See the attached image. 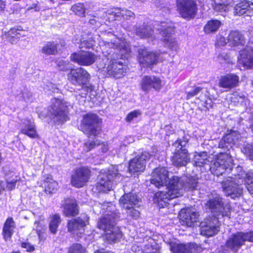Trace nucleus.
Wrapping results in <instances>:
<instances>
[{"instance_id": "1", "label": "nucleus", "mask_w": 253, "mask_h": 253, "mask_svg": "<svg viewBox=\"0 0 253 253\" xmlns=\"http://www.w3.org/2000/svg\"><path fill=\"white\" fill-rule=\"evenodd\" d=\"M113 42H104L105 47L103 52L104 58L98 64L108 77L120 79L124 76L128 71V67L122 60L130 56L131 50L129 43L126 41H120L115 38Z\"/></svg>"}, {"instance_id": "2", "label": "nucleus", "mask_w": 253, "mask_h": 253, "mask_svg": "<svg viewBox=\"0 0 253 253\" xmlns=\"http://www.w3.org/2000/svg\"><path fill=\"white\" fill-rule=\"evenodd\" d=\"M236 169L239 173L234 174L235 177L228 176L221 183L223 191L225 195L232 199H236L242 195L243 188L239 184V182H236L237 178L244 179L247 189L250 193L253 194V172H245L242 170L241 167H237Z\"/></svg>"}, {"instance_id": "3", "label": "nucleus", "mask_w": 253, "mask_h": 253, "mask_svg": "<svg viewBox=\"0 0 253 253\" xmlns=\"http://www.w3.org/2000/svg\"><path fill=\"white\" fill-rule=\"evenodd\" d=\"M166 186L167 191H159L155 195L154 202L160 208L167 207L170 199L182 195L185 191L184 180L178 176H172Z\"/></svg>"}, {"instance_id": "4", "label": "nucleus", "mask_w": 253, "mask_h": 253, "mask_svg": "<svg viewBox=\"0 0 253 253\" xmlns=\"http://www.w3.org/2000/svg\"><path fill=\"white\" fill-rule=\"evenodd\" d=\"M119 217L116 212L108 211L98 222V227L105 232L104 240L110 244L116 243L122 238L120 228L116 226V221Z\"/></svg>"}, {"instance_id": "5", "label": "nucleus", "mask_w": 253, "mask_h": 253, "mask_svg": "<svg viewBox=\"0 0 253 253\" xmlns=\"http://www.w3.org/2000/svg\"><path fill=\"white\" fill-rule=\"evenodd\" d=\"M67 77L73 84L81 87L82 92L78 95L82 98H85L88 92L94 90V85L89 83L90 79L89 74L83 68L71 69Z\"/></svg>"}, {"instance_id": "6", "label": "nucleus", "mask_w": 253, "mask_h": 253, "mask_svg": "<svg viewBox=\"0 0 253 253\" xmlns=\"http://www.w3.org/2000/svg\"><path fill=\"white\" fill-rule=\"evenodd\" d=\"M101 120L94 114L88 113L84 115L81 124L82 131L88 137L98 135L101 130Z\"/></svg>"}, {"instance_id": "7", "label": "nucleus", "mask_w": 253, "mask_h": 253, "mask_svg": "<svg viewBox=\"0 0 253 253\" xmlns=\"http://www.w3.org/2000/svg\"><path fill=\"white\" fill-rule=\"evenodd\" d=\"M187 140L178 139L173 143L175 151L171 158L172 164L176 167L186 166L190 162V158L187 150L185 148Z\"/></svg>"}, {"instance_id": "8", "label": "nucleus", "mask_w": 253, "mask_h": 253, "mask_svg": "<svg viewBox=\"0 0 253 253\" xmlns=\"http://www.w3.org/2000/svg\"><path fill=\"white\" fill-rule=\"evenodd\" d=\"M116 167H112L107 172L99 174L98 181L96 184V189L99 192H107L112 189L114 181L121 177Z\"/></svg>"}, {"instance_id": "9", "label": "nucleus", "mask_w": 253, "mask_h": 253, "mask_svg": "<svg viewBox=\"0 0 253 253\" xmlns=\"http://www.w3.org/2000/svg\"><path fill=\"white\" fill-rule=\"evenodd\" d=\"M206 205L214 213L213 217L219 215L229 217L230 214V205L228 203L224 204L222 199L216 194L210 197Z\"/></svg>"}, {"instance_id": "10", "label": "nucleus", "mask_w": 253, "mask_h": 253, "mask_svg": "<svg viewBox=\"0 0 253 253\" xmlns=\"http://www.w3.org/2000/svg\"><path fill=\"white\" fill-rule=\"evenodd\" d=\"M211 172L219 176L225 171L229 172L233 170L232 159L225 154H222L215 159L210 166Z\"/></svg>"}, {"instance_id": "11", "label": "nucleus", "mask_w": 253, "mask_h": 253, "mask_svg": "<svg viewBox=\"0 0 253 253\" xmlns=\"http://www.w3.org/2000/svg\"><path fill=\"white\" fill-rule=\"evenodd\" d=\"M247 241L253 242V231L247 233L239 232L232 234L226 241L225 247L236 252Z\"/></svg>"}, {"instance_id": "12", "label": "nucleus", "mask_w": 253, "mask_h": 253, "mask_svg": "<svg viewBox=\"0 0 253 253\" xmlns=\"http://www.w3.org/2000/svg\"><path fill=\"white\" fill-rule=\"evenodd\" d=\"M49 111L52 119L56 124H63L68 120L67 106L60 99L52 100Z\"/></svg>"}, {"instance_id": "13", "label": "nucleus", "mask_w": 253, "mask_h": 253, "mask_svg": "<svg viewBox=\"0 0 253 253\" xmlns=\"http://www.w3.org/2000/svg\"><path fill=\"white\" fill-rule=\"evenodd\" d=\"M156 28L163 37V40L165 45L172 50H176L178 47V42L174 39L170 37L174 32V28L172 24L165 22H161Z\"/></svg>"}, {"instance_id": "14", "label": "nucleus", "mask_w": 253, "mask_h": 253, "mask_svg": "<svg viewBox=\"0 0 253 253\" xmlns=\"http://www.w3.org/2000/svg\"><path fill=\"white\" fill-rule=\"evenodd\" d=\"M177 9L184 19L193 18L197 12V6L195 0H176Z\"/></svg>"}, {"instance_id": "15", "label": "nucleus", "mask_w": 253, "mask_h": 253, "mask_svg": "<svg viewBox=\"0 0 253 253\" xmlns=\"http://www.w3.org/2000/svg\"><path fill=\"white\" fill-rule=\"evenodd\" d=\"M218 218V217H210L201 222L200 225L201 234L210 237L217 234L219 230Z\"/></svg>"}, {"instance_id": "16", "label": "nucleus", "mask_w": 253, "mask_h": 253, "mask_svg": "<svg viewBox=\"0 0 253 253\" xmlns=\"http://www.w3.org/2000/svg\"><path fill=\"white\" fill-rule=\"evenodd\" d=\"M90 176V170L83 167L77 169L72 175L71 184L77 188H81L88 181Z\"/></svg>"}, {"instance_id": "17", "label": "nucleus", "mask_w": 253, "mask_h": 253, "mask_svg": "<svg viewBox=\"0 0 253 253\" xmlns=\"http://www.w3.org/2000/svg\"><path fill=\"white\" fill-rule=\"evenodd\" d=\"M163 86L161 79L155 76H144L140 83L141 89L146 93L149 92L152 89L159 91Z\"/></svg>"}, {"instance_id": "18", "label": "nucleus", "mask_w": 253, "mask_h": 253, "mask_svg": "<svg viewBox=\"0 0 253 253\" xmlns=\"http://www.w3.org/2000/svg\"><path fill=\"white\" fill-rule=\"evenodd\" d=\"M151 155L145 151L131 159L129 163L128 169L131 172H142L145 169L146 163Z\"/></svg>"}, {"instance_id": "19", "label": "nucleus", "mask_w": 253, "mask_h": 253, "mask_svg": "<svg viewBox=\"0 0 253 253\" xmlns=\"http://www.w3.org/2000/svg\"><path fill=\"white\" fill-rule=\"evenodd\" d=\"M199 215L198 212L192 208L182 209L179 213L181 223L188 227L194 225L198 220Z\"/></svg>"}, {"instance_id": "20", "label": "nucleus", "mask_w": 253, "mask_h": 253, "mask_svg": "<svg viewBox=\"0 0 253 253\" xmlns=\"http://www.w3.org/2000/svg\"><path fill=\"white\" fill-rule=\"evenodd\" d=\"M71 59L80 65L89 66L95 62L97 56L91 52L82 51L72 54Z\"/></svg>"}, {"instance_id": "21", "label": "nucleus", "mask_w": 253, "mask_h": 253, "mask_svg": "<svg viewBox=\"0 0 253 253\" xmlns=\"http://www.w3.org/2000/svg\"><path fill=\"white\" fill-rule=\"evenodd\" d=\"M88 217L84 216V218L80 217L72 219L68 221V231L79 236L83 234L84 231V227L88 223Z\"/></svg>"}, {"instance_id": "22", "label": "nucleus", "mask_w": 253, "mask_h": 253, "mask_svg": "<svg viewBox=\"0 0 253 253\" xmlns=\"http://www.w3.org/2000/svg\"><path fill=\"white\" fill-rule=\"evenodd\" d=\"M138 60L139 64L143 67H150L156 63L157 54L147 49L140 48L138 50Z\"/></svg>"}, {"instance_id": "23", "label": "nucleus", "mask_w": 253, "mask_h": 253, "mask_svg": "<svg viewBox=\"0 0 253 253\" xmlns=\"http://www.w3.org/2000/svg\"><path fill=\"white\" fill-rule=\"evenodd\" d=\"M239 61L246 69H253V43H250L240 52Z\"/></svg>"}, {"instance_id": "24", "label": "nucleus", "mask_w": 253, "mask_h": 253, "mask_svg": "<svg viewBox=\"0 0 253 253\" xmlns=\"http://www.w3.org/2000/svg\"><path fill=\"white\" fill-rule=\"evenodd\" d=\"M170 250L173 253H200L202 248L194 243L187 244L171 243Z\"/></svg>"}, {"instance_id": "25", "label": "nucleus", "mask_w": 253, "mask_h": 253, "mask_svg": "<svg viewBox=\"0 0 253 253\" xmlns=\"http://www.w3.org/2000/svg\"><path fill=\"white\" fill-rule=\"evenodd\" d=\"M168 171L165 168L155 169L152 173L151 183L157 187L166 186L168 178Z\"/></svg>"}, {"instance_id": "26", "label": "nucleus", "mask_w": 253, "mask_h": 253, "mask_svg": "<svg viewBox=\"0 0 253 253\" xmlns=\"http://www.w3.org/2000/svg\"><path fill=\"white\" fill-rule=\"evenodd\" d=\"M239 82L238 76L234 74H228L221 77L218 82V86L230 90L237 86Z\"/></svg>"}, {"instance_id": "27", "label": "nucleus", "mask_w": 253, "mask_h": 253, "mask_svg": "<svg viewBox=\"0 0 253 253\" xmlns=\"http://www.w3.org/2000/svg\"><path fill=\"white\" fill-rule=\"evenodd\" d=\"M140 202V199L133 193L124 194L120 200V204L124 209L132 207H138Z\"/></svg>"}, {"instance_id": "28", "label": "nucleus", "mask_w": 253, "mask_h": 253, "mask_svg": "<svg viewBox=\"0 0 253 253\" xmlns=\"http://www.w3.org/2000/svg\"><path fill=\"white\" fill-rule=\"evenodd\" d=\"M21 132L32 138H39L34 122L29 120H24L22 124Z\"/></svg>"}, {"instance_id": "29", "label": "nucleus", "mask_w": 253, "mask_h": 253, "mask_svg": "<svg viewBox=\"0 0 253 253\" xmlns=\"http://www.w3.org/2000/svg\"><path fill=\"white\" fill-rule=\"evenodd\" d=\"M245 42L244 36L240 31L237 30L232 31L229 34L227 43L230 46L243 45Z\"/></svg>"}, {"instance_id": "30", "label": "nucleus", "mask_w": 253, "mask_h": 253, "mask_svg": "<svg viewBox=\"0 0 253 253\" xmlns=\"http://www.w3.org/2000/svg\"><path fill=\"white\" fill-rule=\"evenodd\" d=\"M251 9H253V7L251 6V2L244 0L235 5L234 8V13L239 16L244 14L250 16L252 14Z\"/></svg>"}, {"instance_id": "31", "label": "nucleus", "mask_w": 253, "mask_h": 253, "mask_svg": "<svg viewBox=\"0 0 253 253\" xmlns=\"http://www.w3.org/2000/svg\"><path fill=\"white\" fill-rule=\"evenodd\" d=\"M64 214L66 216H74L79 213V209L75 200L67 201L64 207Z\"/></svg>"}, {"instance_id": "32", "label": "nucleus", "mask_w": 253, "mask_h": 253, "mask_svg": "<svg viewBox=\"0 0 253 253\" xmlns=\"http://www.w3.org/2000/svg\"><path fill=\"white\" fill-rule=\"evenodd\" d=\"M15 228V222L11 217H8L3 227L2 234L5 240L10 239Z\"/></svg>"}, {"instance_id": "33", "label": "nucleus", "mask_w": 253, "mask_h": 253, "mask_svg": "<svg viewBox=\"0 0 253 253\" xmlns=\"http://www.w3.org/2000/svg\"><path fill=\"white\" fill-rule=\"evenodd\" d=\"M99 36L98 35H93L91 33L84 34L80 40L81 45L82 47L89 48L93 46L97 41H99Z\"/></svg>"}, {"instance_id": "34", "label": "nucleus", "mask_w": 253, "mask_h": 253, "mask_svg": "<svg viewBox=\"0 0 253 253\" xmlns=\"http://www.w3.org/2000/svg\"><path fill=\"white\" fill-rule=\"evenodd\" d=\"M44 186L45 187V192L48 194L56 193L58 188V183L49 175L44 180Z\"/></svg>"}, {"instance_id": "35", "label": "nucleus", "mask_w": 253, "mask_h": 253, "mask_svg": "<svg viewBox=\"0 0 253 253\" xmlns=\"http://www.w3.org/2000/svg\"><path fill=\"white\" fill-rule=\"evenodd\" d=\"M61 222L59 215L55 214L50 217L49 222V229L51 233L55 234L57 231V228Z\"/></svg>"}, {"instance_id": "36", "label": "nucleus", "mask_w": 253, "mask_h": 253, "mask_svg": "<svg viewBox=\"0 0 253 253\" xmlns=\"http://www.w3.org/2000/svg\"><path fill=\"white\" fill-rule=\"evenodd\" d=\"M238 139V136L237 135L235 132L227 134L224 136L222 139L219 141L218 147L222 148L227 147V146L226 145V143H235L236 140Z\"/></svg>"}, {"instance_id": "37", "label": "nucleus", "mask_w": 253, "mask_h": 253, "mask_svg": "<svg viewBox=\"0 0 253 253\" xmlns=\"http://www.w3.org/2000/svg\"><path fill=\"white\" fill-rule=\"evenodd\" d=\"M58 45L54 42H47L42 47V52L46 55H55L58 52Z\"/></svg>"}, {"instance_id": "38", "label": "nucleus", "mask_w": 253, "mask_h": 253, "mask_svg": "<svg viewBox=\"0 0 253 253\" xmlns=\"http://www.w3.org/2000/svg\"><path fill=\"white\" fill-rule=\"evenodd\" d=\"M221 25V22L217 20L209 21L204 27V31L206 34L215 32Z\"/></svg>"}, {"instance_id": "39", "label": "nucleus", "mask_w": 253, "mask_h": 253, "mask_svg": "<svg viewBox=\"0 0 253 253\" xmlns=\"http://www.w3.org/2000/svg\"><path fill=\"white\" fill-rule=\"evenodd\" d=\"M22 33V31L18 29H11L7 35V40L12 44H15L19 39L24 36Z\"/></svg>"}, {"instance_id": "40", "label": "nucleus", "mask_w": 253, "mask_h": 253, "mask_svg": "<svg viewBox=\"0 0 253 253\" xmlns=\"http://www.w3.org/2000/svg\"><path fill=\"white\" fill-rule=\"evenodd\" d=\"M194 161L197 167H202L210 162L208 159L207 153L205 152L196 153L194 155Z\"/></svg>"}, {"instance_id": "41", "label": "nucleus", "mask_w": 253, "mask_h": 253, "mask_svg": "<svg viewBox=\"0 0 253 253\" xmlns=\"http://www.w3.org/2000/svg\"><path fill=\"white\" fill-rule=\"evenodd\" d=\"M153 30L150 26H143L137 29L136 34L141 38H151Z\"/></svg>"}, {"instance_id": "42", "label": "nucleus", "mask_w": 253, "mask_h": 253, "mask_svg": "<svg viewBox=\"0 0 253 253\" xmlns=\"http://www.w3.org/2000/svg\"><path fill=\"white\" fill-rule=\"evenodd\" d=\"M184 187L185 190L193 191L197 189L198 187V179L195 178H185Z\"/></svg>"}, {"instance_id": "43", "label": "nucleus", "mask_w": 253, "mask_h": 253, "mask_svg": "<svg viewBox=\"0 0 253 253\" xmlns=\"http://www.w3.org/2000/svg\"><path fill=\"white\" fill-rule=\"evenodd\" d=\"M112 13L117 17L122 16L124 18L126 19L132 17L134 15V13L130 10L121 9L118 8H115L114 10L112 12Z\"/></svg>"}, {"instance_id": "44", "label": "nucleus", "mask_w": 253, "mask_h": 253, "mask_svg": "<svg viewBox=\"0 0 253 253\" xmlns=\"http://www.w3.org/2000/svg\"><path fill=\"white\" fill-rule=\"evenodd\" d=\"M241 151L250 160L253 161V143L244 144L241 148Z\"/></svg>"}, {"instance_id": "45", "label": "nucleus", "mask_w": 253, "mask_h": 253, "mask_svg": "<svg viewBox=\"0 0 253 253\" xmlns=\"http://www.w3.org/2000/svg\"><path fill=\"white\" fill-rule=\"evenodd\" d=\"M100 144L99 141L97 139L94 140L93 141L88 140L84 143L83 150L87 152L91 150L96 145Z\"/></svg>"}, {"instance_id": "46", "label": "nucleus", "mask_w": 253, "mask_h": 253, "mask_svg": "<svg viewBox=\"0 0 253 253\" xmlns=\"http://www.w3.org/2000/svg\"><path fill=\"white\" fill-rule=\"evenodd\" d=\"M232 100L234 102H237L241 105H244L246 104L247 99L246 96L243 94L241 95L236 93L233 94V97H232Z\"/></svg>"}, {"instance_id": "47", "label": "nucleus", "mask_w": 253, "mask_h": 253, "mask_svg": "<svg viewBox=\"0 0 253 253\" xmlns=\"http://www.w3.org/2000/svg\"><path fill=\"white\" fill-rule=\"evenodd\" d=\"M126 211L127 216L131 218L137 219L140 216V212L135 209L134 207L125 209Z\"/></svg>"}, {"instance_id": "48", "label": "nucleus", "mask_w": 253, "mask_h": 253, "mask_svg": "<svg viewBox=\"0 0 253 253\" xmlns=\"http://www.w3.org/2000/svg\"><path fill=\"white\" fill-rule=\"evenodd\" d=\"M72 10L76 14L82 16L84 14L85 9L83 3H79L72 7Z\"/></svg>"}, {"instance_id": "49", "label": "nucleus", "mask_w": 253, "mask_h": 253, "mask_svg": "<svg viewBox=\"0 0 253 253\" xmlns=\"http://www.w3.org/2000/svg\"><path fill=\"white\" fill-rule=\"evenodd\" d=\"M69 253H85V249L80 244H74L70 248Z\"/></svg>"}, {"instance_id": "50", "label": "nucleus", "mask_w": 253, "mask_h": 253, "mask_svg": "<svg viewBox=\"0 0 253 253\" xmlns=\"http://www.w3.org/2000/svg\"><path fill=\"white\" fill-rule=\"evenodd\" d=\"M141 115V112L139 110H136L129 113L126 118L127 122H131L134 119L137 118Z\"/></svg>"}, {"instance_id": "51", "label": "nucleus", "mask_w": 253, "mask_h": 253, "mask_svg": "<svg viewBox=\"0 0 253 253\" xmlns=\"http://www.w3.org/2000/svg\"><path fill=\"white\" fill-rule=\"evenodd\" d=\"M58 68L61 71H67L71 69V67L69 65V62L67 61L60 60L57 64Z\"/></svg>"}, {"instance_id": "52", "label": "nucleus", "mask_w": 253, "mask_h": 253, "mask_svg": "<svg viewBox=\"0 0 253 253\" xmlns=\"http://www.w3.org/2000/svg\"><path fill=\"white\" fill-rule=\"evenodd\" d=\"M202 90V88L201 87H195L192 91H189L186 93V99H189L190 98L197 95Z\"/></svg>"}, {"instance_id": "53", "label": "nucleus", "mask_w": 253, "mask_h": 253, "mask_svg": "<svg viewBox=\"0 0 253 253\" xmlns=\"http://www.w3.org/2000/svg\"><path fill=\"white\" fill-rule=\"evenodd\" d=\"M88 22L91 25H95L96 27H99L102 25L103 21V20H100L99 17L93 16V18L89 19Z\"/></svg>"}, {"instance_id": "54", "label": "nucleus", "mask_w": 253, "mask_h": 253, "mask_svg": "<svg viewBox=\"0 0 253 253\" xmlns=\"http://www.w3.org/2000/svg\"><path fill=\"white\" fill-rule=\"evenodd\" d=\"M21 247L26 249V251L31 252L35 250V247L31 244L28 242H22Z\"/></svg>"}, {"instance_id": "55", "label": "nucleus", "mask_w": 253, "mask_h": 253, "mask_svg": "<svg viewBox=\"0 0 253 253\" xmlns=\"http://www.w3.org/2000/svg\"><path fill=\"white\" fill-rule=\"evenodd\" d=\"M213 9L217 11H226L227 4L222 3L220 4H212Z\"/></svg>"}, {"instance_id": "56", "label": "nucleus", "mask_w": 253, "mask_h": 253, "mask_svg": "<svg viewBox=\"0 0 253 253\" xmlns=\"http://www.w3.org/2000/svg\"><path fill=\"white\" fill-rule=\"evenodd\" d=\"M226 42L224 37H220L217 40L216 42V44L217 46H224L226 44Z\"/></svg>"}, {"instance_id": "57", "label": "nucleus", "mask_w": 253, "mask_h": 253, "mask_svg": "<svg viewBox=\"0 0 253 253\" xmlns=\"http://www.w3.org/2000/svg\"><path fill=\"white\" fill-rule=\"evenodd\" d=\"M16 181H12L10 182H7L6 188L9 190H12L14 188L16 185Z\"/></svg>"}, {"instance_id": "58", "label": "nucleus", "mask_w": 253, "mask_h": 253, "mask_svg": "<svg viewBox=\"0 0 253 253\" xmlns=\"http://www.w3.org/2000/svg\"><path fill=\"white\" fill-rule=\"evenodd\" d=\"M32 96V94L31 92H24L23 93V97L26 101L30 100Z\"/></svg>"}, {"instance_id": "59", "label": "nucleus", "mask_w": 253, "mask_h": 253, "mask_svg": "<svg viewBox=\"0 0 253 253\" xmlns=\"http://www.w3.org/2000/svg\"><path fill=\"white\" fill-rule=\"evenodd\" d=\"M102 151L103 153H106L108 151L109 148L108 145L107 144L105 143H102V147H101Z\"/></svg>"}, {"instance_id": "60", "label": "nucleus", "mask_w": 253, "mask_h": 253, "mask_svg": "<svg viewBox=\"0 0 253 253\" xmlns=\"http://www.w3.org/2000/svg\"><path fill=\"white\" fill-rule=\"evenodd\" d=\"M5 8L4 2L1 0H0V11L2 12L4 10Z\"/></svg>"}, {"instance_id": "61", "label": "nucleus", "mask_w": 253, "mask_h": 253, "mask_svg": "<svg viewBox=\"0 0 253 253\" xmlns=\"http://www.w3.org/2000/svg\"><path fill=\"white\" fill-rule=\"evenodd\" d=\"M222 3H225L223 0H214L212 4H220Z\"/></svg>"}, {"instance_id": "62", "label": "nucleus", "mask_w": 253, "mask_h": 253, "mask_svg": "<svg viewBox=\"0 0 253 253\" xmlns=\"http://www.w3.org/2000/svg\"><path fill=\"white\" fill-rule=\"evenodd\" d=\"M94 253H108L103 252V251H97L95 252Z\"/></svg>"}, {"instance_id": "63", "label": "nucleus", "mask_w": 253, "mask_h": 253, "mask_svg": "<svg viewBox=\"0 0 253 253\" xmlns=\"http://www.w3.org/2000/svg\"><path fill=\"white\" fill-rule=\"evenodd\" d=\"M47 90H51V88H49V86L48 85H47Z\"/></svg>"}, {"instance_id": "64", "label": "nucleus", "mask_w": 253, "mask_h": 253, "mask_svg": "<svg viewBox=\"0 0 253 253\" xmlns=\"http://www.w3.org/2000/svg\"><path fill=\"white\" fill-rule=\"evenodd\" d=\"M49 85H50V86H51V85H52V84H51V83H50V84H49Z\"/></svg>"}]
</instances>
